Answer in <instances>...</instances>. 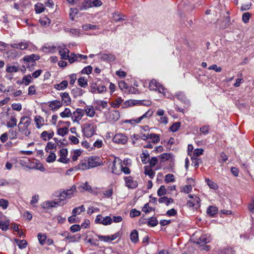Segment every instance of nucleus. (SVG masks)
Returning <instances> with one entry per match:
<instances>
[{
	"label": "nucleus",
	"mask_w": 254,
	"mask_h": 254,
	"mask_svg": "<svg viewBox=\"0 0 254 254\" xmlns=\"http://www.w3.org/2000/svg\"><path fill=\"white\" fill-rule=\"evenodd\" d=\"M10 47L21 50L28 49L30 51H34L36 49V47L31 42L25 41L19 43L11 44Z\"/></svg>",
	"instance_id": "f257e3e1"
},
{
	"label": "nucleus",
	"mask_w": 254,
	"mask_h": 254,
	"mask_svg": "<svg viewBox=\"0 0 254 254\" xmlns=\"http://www.w3.org/2000/svg\"><path fill=\"white\" fill-rule=\"evenodd\" d=\"M82 131L86 137H91L95 131V127L92 124H85L83 125Z\"/></svg>",
	"instance_id": "f03ea898"
},
{
	"label": "nucleus",
	"mask_w": 254,
	"mask_h": 254,
	"mask_svg": "<svg viewBox=\"0 0 254 254\" xmlns=\"http://www.w3.org/2000/svg\"><path fill=\"white\" fill-rule=\"evenodd\" d=\"M87 163H88L90 168H92L102 165V161L99 157L97 156H91L87 159Z\"/></svg>",
	"instance_id": "7ed1b4c3"
},
{
	"label": "nucleus",
	"mask_w": 254,
	"mask_h": 254,
	"mask_svg": "<svg viewBox=\"0 0 254 254\" xmlns=\"http://www.w3.org/2000/svg\"><path fill=\"white\" fill-rule=\"evenodd\" d=\"M149 88L151 90H157L159 93H164L165 88L155 79L150 81Z\"/></svg>",
	"instance_id": "20e7f679"
},
{
	"label": "nucleus",
	"mask_w": 254,
	"mask_h": 254,
	"mask_svg": "<svg viewBox=\"0 0 254 254\" xmlns=\"http://www.w3.org/2000/svg\"><path fill=\"white\" fill-rule=\"evenodd\" d=\"M102 4V1H84L80 6V10H86L93 6H99Z\"/></svg>",
	"instance_id": "39448f33"
},
{
	"label": "nucleus",
	"mask_w": 254,
	"mask_h": 254,
	"mask_svg": "<svg viewBox=\"0 0 254 254\" xmlns=\"http://www.w3.org/2000/svg\"><path fill=\"white\" fill-rule=\"evenodd\" d=\"M62 202L60 201L48 200L43 202L41 206L44 209H49L52 207H56L58 206H62Z\"/></svg>",
	"instance_id": "423d86ee"
},
{
	"label": "nucleus",
	"mask_w": 254,
	"mask_h": 254,
	"mask_svg": "<svg viewBox=\"0 0 254 254\" xmlns=\"http://www.w3.org/2000/svg\"><path fill=\"white\" fill-rule=\"evenodd\" d=\"M128 138L125 135L122 133H118L114 135L113 141L115 143L125 144L127 141Z\"/></svg>",
	"instance_id": "0eeeda50"
},
{
	"label": "nucleus",
	"mask_w": 254,
	"mask_h": 254,
	"mask_svg": "<svg viewBox=\"0 0 254 254\" xmlns=\"http://www.w3.org/2000/svg\"><path fill=\"white\" fill-rule=\"evenodd\" d=\"M40 59V56L36 54L25 56L23 60L26 63H31V66L36 65V61Z\"/></svg>",
	"instance_id": "6e6552de"
},
{
	"label": "nucleus",
	"mask_w": 254,
	"mask_h": 254,
	"mask_svg": "<svg viewBox=\"0 0 254 254\" xmlns=\"http://www.w3.org/2000/svg\"><path fill=\"white\" fill-rule=\"evenodd\" d=\"M124 180L126 186L129 189H135L137 187L138 183L136 181L134 180L131 176L125 177Z\"/></svg>",
	"instance_id": "1a4fd4ad"
},
{
	"label": "nucleus",
	"mask_w": 254,
	"mask_h": 254,
	"mask_svg": "<svg viewBox=\"0 0 254 254\" xmlns=\"http://www.w3.org/2000/svg\"><path fill=\"white\" fill-rule=\"evenodd\" d=\"M153 114V112L152 110H149L146 112H145L143 115L140 116V117L137 118L135 120H127L125 122L126 123H131L132 121H133L135 123L137 124L139 123L142 120L145 118H148L152 116Z\"/></svg>",
	"instance_id": "9d476101"
},
{
	"label": "nucleus",
	"mask_w": 254,
	"mask_h": 254,
	"mask_svg": "<svg viewBox=\"0 0 254 254\" xmlns=\"http://www.w3.org/2000/svg\"><path fill=\"white\" fill-rule=\"evenodd\" d=\"M84 115V111L81 109L78 108L75 111L73 112L71 119L73 122H79Z\"/></svg>",
	"instance_id": "9b49d317"
},
{
	"label": "nucleus",
	"mask_w": 254,
	"mask_h": 254,
	"mask_svg": "<svg viewBox=\"0 0 254 254\" xmlns=\"http://www.w3.org/2000/svg\"><path fill=\"white\" fill-rule=\"evenodd\" d=\"M112 18L115 22L125 21L127 19V16L119 11H114L112 13Z\"/></svg>",
	"instance_id": "f8f14e48"
},
{
	"label": "nucleus",
	"mask_w": 254,
	"mask_h": 254,
	"mask_svg": "<svg viewBox=\"0 0 254 254\" xmlns=\"http://www.w3.org/2000/svg\"><path fill=\"white\" fill-rule=\"evenodd\" d=\"M31 124V119L26 116H23L20 119V121L19 124V128H20L21 127H20L21 125H23V129L24 130L25 129H27L28 127Z\"/></svg>",
	"instance_id": "ddd939ff"
},
{
	"label": "nucleus",
	"mask_w": 254,
	"mask_h": 254,
	"mask_svg": "<svg viewBox=\"0 0 254 254\" xmlns=\"http://www.w3.org/2000/svg\"><path fill=\"white\" fill-rule=\"evenodd\" d=\"M200 199L199 197L197 196H195L193 201L191 200H188L187 203V205L189 207H192L195 206V209H197L198 207H200Z\"/></svg>",
	"instance_id": "4468645a"
},
{
	"label": "nucleus",
	"mask_w": 254,
	"mask_h": 254,
	"mask_svg": "<svg viewBox=\"0 0 254 254\" xmlns=\"http://www.w3.org/2000/svg\"><path fill=\"white\" fill-rule=\"evenodd\" d=\"M117 160L119 162V164L121 165L122 163L121 160L119 158L115 157L113 161L112 162V163L110 164V167L112 170V173L115 174L119 175L120 174V170H117V168L116 166V164Z\"/></svg>",
	"instance_id": "2eb2a0df"
},
{
	"label": "nucleus",
	"mask_w": 254,
	"mask_h": 254,
	"mask_svg": "<svg viewBox=\"0 0 254 254\" xmlns=\"http://www.w3.org/2000/svg\"><path fill=\"white\" fill-rule=\"evenodd\" d=\"M100 59L103 61L107 62H113L116 59V57L112 54H101L99 55Z\"/></svg>",
	"instance_id": "dca6fc26"
},
{
	"label": "nucleus",
	"mask_w": 254,
	"mask_h": 254,
	"mask_svg": "<svg viewBox=\"0 0 254 254\" xmlns=\"http://www.w3.org/2000/svg\"><path fill=\"white\" fill-rule=\"evenodd\" d=\"M49 104V107L53 111L58 110L63 105V103L57 100L50 101Z\"/></svg>",
	"instance_id": "f3484780"
},
{
	"label": "nucleus",
	"mask_w": 254,
	"mask_h": 254,
	"mask_svg": "<svg viewBox=\"0 0 254 254\" xmlns=\"http://www.w3.org/2000/svg\"><path fill=\"white\" fill-rule=\"evenodd\" d=\"M89 164L87 163V159H84L81 160L80 163L76 167H74L75 170H85L90 169Z\"/></svg>",
	"instance_id": "a211bd4d"
},
{
	"label": "nucleus",
	"mask_w": 254,
	"mask_h": 254,
	"mask_svg": "<svg viewBox=\"0 0 254 254\" xmlns=\"http://www.w3.org/2000/svg\"><path fill=\"white\" fill-rule=\"evenodd\" d=\"M211 241V238L210 236L207 235H202L199 238L198 240L195 242L198 245L206 244Z\"/></svg>",
	"instance_id": "6ab92c4d"
},
{
	"label": "nucleus",
	"mask_w": 254,
	"mask_h": 254,
	"mask_svg": "<svg viewBox=\"0 0 254 254\" xmlns=\"http://www.w3.org/2000/svg\"><path fill=\"white\" fill-rule=\"evenodd\" d=\"M217 254H235V251L232 247L226 246L220 249Z\"/></svg>",
	"instance_id": "aec40b11"
},
{
	"label": "nucleus",
	"mask_w": 254,
	"mask_h": 254,
	"mask_svg": "<svg viewBox=\"0 0 254 254\" xmlns=\"http://www.w3.org/2000/svg\"><path fill=\"white\" fill-rule=\"evenodd\" d=\"M109 119L113 122L117 121L120 118V112L118 111H112L109 113Z\"/></svg>",
	"instance_id": "412c9836"
},
{
	"label": "nucleus",
	"mask_w": 254,
	"mask_h": 254,
	"mask_svg": "<svg viewBox=\"0 0 254 254\" xmlns=\"http://www.w3.org/2000/svg\"><path fill=\"white\" fill-rule=\"evenodd\" d=\"M54 135V132L53 130H50L49 131H44L41 133L40 137L44 140L47 141L52 138L53 137Z\"/></svg>",
	"instance_id": "4be33fe9"
},
{
	"label": "nucleus",
	"mask_w": 254,
	"mask_h": 254,
	"mask_svg": "<svg viewBox=\"0 0 254 254\" xmlns=\"http://www.w3.org/2000/svg\"><path fill=\"white\" fill-rule=\"evenodd\" d=\"M61 96L62 97V103H63V104L67 106L71 103V99L69 97L68 93L66 92L61 93Z\"/></svg>",
	"instance_id": "5701e85b"
},
{
	"label": "nucleus",
	"mask_w": 254,
	"mask_h": 254,
	"mask_svg": "<svg viewBox=\"0 0 254 254\" xmlns=\"http://www.w3.org/2000/svg\"><path fill=\"white\" fill-rule=\"evenodd\" d=\"M34 121L36 124V127L38 129L40 128L44 124V120L40 116L36 115L34 117Z\"/></svg>",
	"instance_id": "b1692460"
},
{
	"label": "nucleus",
	"mask_w": 254,
	"mask_h": 254,
	"mask_svg": "<svg viewBox=\"0 0 254 254\" xmlns=\"http://www.w3.org/2000/svg\"><path fill=\"white\" fill-rule=\"evenodd\" d=\"M81 239V235L77 234L74 235H71L69 234V235L66 236V240H68V243H73L78 242Z\"/></svg>",
	"instance_id": "393cba45"
},
{
	"label": "nucleus",
	"mask_w": 254,
	"mask_h": 254,
	"mask_svg": "<svg viewBox=\"0 0 254 254\" xmlns=\"http://www.w3.org/2000/svg\"><path fill=\"white\" fill-rule=\"evenodd\" d=\"M76 189L75 186H73L70 189L64 190L62 192L67 198H70L72 196L73 192L76 191Z\"/></svg>",
	"instance_id": "a878e982"
},
{
	"label": "nucleus",
	"mask_w": 254,
	"mask_h": 254,
	"mask_svg": "<svg viewBox=\"0 0 254 254\" xmlns=\"http://www.w3.org/2000/svg\"><path fill=\"white\" fill-rule=\"evenodd\" d=\"M78 189L80 191H87L90 192L92 191L91 187L88 184L87 182L81 184L78 187Z\"/></svg>",
	"instance_id": "bb28decb"
},
{
	"label": "nucleus",
	"mask_w": 254,
	"mask_h": 254,
	"mask_svg": "<svg viewBox=\"0 0 254 254\" xmlns=\"http://www.w3.org/2000/svg\"><path fill=\"white\" fill-rule=\"evenodd\" d=\"M176 97L182 103L187 101V97L183 92L179 91L175 93Z\"/></svg>",
	"instance_id": "cd10ccee"
},
{
	"label": "nucleus",
	"mask_w": 254,
	"mask_h": 254,
	"mask_svg": "<svg viewBox=\"0 0 254 254\" xmlns=\"http://www.w3.org/2000/svg\"><path fill=\"white\" fill-rule=\"evenodd\" d=\"M130 239L132 243H136L138 241V233L136 230H133L130 234Z\"/></svg>",
	"instance_id": "c85d7f7f"
},
{
	"label": "nucleus",
	"mask_w": 254,
	"mask_h": 254,
	"mask_svg": "<svg viewBox=\"0 0 254 254\" xmlns=\"http://www.w3.org/2000/svg\"><path fill=\"white\" fill-rule=\"evenodd\" d=\"M218 212V208L215 206H209L207 209V213L211 216H214Z\"/></svg>",
	"instance_id": "c756f323"
},
{
	"label": "nucleus",
	"mask_w": 254,
	"mask_h": 254,
	"mask_svg": "<svg viewBox=\"0 0 254 254\" xmlns=\"http://www.w3.org/2000/svg\"><path fill=\"white\" fill-rule=\"evenodd\" d=\"M159 203H165L168 206L170 203L173 202V199L171 198H168L167 196H163L160 197L158 200Z\"/></svg>",
	"instance_id": "7c9ffc66"
},
{
	"label": "nucleus",
	"mask_w": 254,
	"mask_h": 254,
	"mask_svg": "<svg viewBox=\"0 0 254 254\" xmlns=\"http://www.w3.org/2000/svg\"><path fill=\"white\" fill-rule=\"evenodd\" d=\"M69 50L66 48L61 49L59 51V54L62 60H67L69 55L67 54Z\"/></svg>",
	"instance_id": "2f4dec72"
},
{
	"label": "nucleus",
	"mask_w": 254,
	"mask_h": 254,
	"mask_svg": "<svg viewBox=\"0 0 254 254\" xmlns=\"http://www.w3.org/2000/svg\"><path fill=\"white\" fill-rule=\"evenodd\" d=\"M68 85V82L66 80H63L60 83L55 85L56 89L58 90H64L66 88Z\"/></svg>",
	"instance_id": "473e14b6"
},
{
	"label": "nucleus",
	"mask_w": 254,
	"mask_h": 254,
	"mask_svg": "<svg viewBox=\"0 0 254 254\" xmlns=\"http://www.w3.org/2000/svg\"><path fill=\"white\" fill-rule=\"evenodd\" d=\"M77 83L79 86L85 88L86 87L87 84V79L86 78L84 77H81L78 79Z\"/></svg>",
	"instance_id": "72a5a7b5"
},
{
	"label": "nucleus",
	"mask_w": 254,
	"mask_h": 254,
	"mask_svg": "<svg viewBox=\"0 0 254 254\" xmlns=\"http://www.w3.org/2000/svg\"><path fill=\"white\" fill-rule=\"evenodd\" d=\"M57 145L56 144L52 143V142H48L47 146L45 147V151L47 152H50L49 150H53L54 152L56 151Z\"/></svg>",
	"instance_id": "f704fd0d"
},
{
	"label": "nucleus",
	"mask_w": 254,
	"mask_h": 254,
	"mask_svg": "<svg viewBox=\"0 0 254 254\" xmlns=\"http://www.w3.org/2000/svg\"><path fill=\"white\" fill-rule=\"evenodd\" d=\"M19 70L18 66L16 65H10L9 64L7 65L6 68V71L7 72L12 73L16 72Z\"/></svg>",
	"instance_id": "c9c22d12"
},
{
	"label": "nucleus",
	"mask_w": 254,
	"mask_h": 254,
	"mask_svg": "<svg viewBox=\"0 0 254 254\" xmlns=\"http://www.w3.org/2000/svg\"><path fill=\"white\" fill-rule=\"evenodd\" d=\"M71 93L73 94L74 97H76L77 96L82 95L83 92V90L81 88L75 87L72 90Z\"/></svg>",
	"instance_id": "e433bc0d"
},
{
	"label": "nucleus",
	"mask_w": 254,
	"mask_h": 254,
	"mask_svg": "<svg viewBox=\"0 0 254 254\" xmlns=\"http://www.w3.org/2000/svg\"><path fill=\"white\" fill-rule=\"evenodd\" d=\"M49 153L50 154L47 158L46 161L48 163L54 162L56 159V154L55 153L54 151H50Z\"/></svg>",
	"instance_id": "4c0bfd02"
},
{
	"label": "nucleus",
	"mask_w": 254,
	"mask_h": 254,
	"mask_svg": "<svg viewBox=\"0 0 254 254\" xmlns=\"http://www.w3.org/2000/svg\"><path fill=\"white\" fill-rule=\"evenodd\" d=\"M35 9L36 13H40L45 10V6L41 3H37L35 5Z\"/></svg>",
	"instance_id": "58836bf2"
},
{
	"label": "nucleus",
	"mask_w": 254,
	"mask_h": 254,
	"mask_svg": "<svg viewBox=\"0 0 254 254\" xmlns=\"http://www.w3.org/2000/svg\"><path fill=\"white\" fill-rule=\"evenodd\" d=\"M60 116L63 118L69 117L72 115L71 112L69 108H65L64 110L60 114Z\"/></svg>",
	"instance_id": "ea45409f"
},
{
	"label": "nucleus",
	"mask_w": 254,
	"mask_h": 254,
	"mask_svg": "<svg viewBox=\"0 0 254 254\" xmlns=\"http://www.w3.org/2000/svg\"><path fill=\"white\" fill-rule=\"evenodd\" d=\"M147 223L149 226L151 227H155L158 224V221L156 217H152L148 219Z\"/></svg>",
	"instance_id": "a19ab883"
},
{
	"label": "nucleus",
	"mask_w": 254,
	"mask_h": 254,
	"mask_svg": "<svg viewBox=\"0 0 254 254\" xmlns=\"http://www.w3.org/2000/svg\"><path fill=\"white\" fill-rule=\"evenodd\" d=\"M149 138L152 139V142L154 143H158L160 141L159 135L157 134L150 133Z\"/></svg>",
	"instance_id": "79ce46f5"
},
{
	"label": "nucleus",
	"mask_w": 254,
	"mask_h": 254,
	"mask_svg": "<svg viewBox=\"0 0 254 254\" xmlns=\"http://www.w3.org/2000/svg\"><path fill=\"white\" fill-rule=\"evenodd\" d=\"M8 221H0V229L3 231H6L9 227Z\"/></svg>",
	"instance_id": "37998d69"
},
{
	"label": "nucleus",
	"mask_w": 254,
	"mask_h": 254,
	"mask_svg": "<svg viewBox=\"0 0 254 254\" xmlns=\"http://www.w3.org/2000/svg\"><path fill=\"white\" fill-rule=\"evenodd\" d=\"M84 111L86 112L87 116L90 117H93L95 113L93 107H87L86 108H85Z\"/></svg>",
	"instance_id": "c03bdc74"
},
{
	"label": "nucleus",
	"mask_w": 254,
	"mask_h": 254,
	"mask_svg": "<svg viewBox=\"0 0 254 254\" xmlns=\"http://www.w3.org/2000/svg\"><path fill=\"white\" fill-rule=\"evenodd\" d=\"M68 133V129L67 127H61L59 128L57 130L58 134L64 136L65 135L67 134Z\"/></svg>",
	"instance_id": "a18cd8bd"
},
{
	"label": "nucleus",
	"mask_w": 254,
	"mask_h": 254,
	"mask_svg": "<svg viewBox=\"0 0 254 254\" xmlns=\"http://www.w3.org/2000/svg\"><path fill=\"white\" fill-rule=\"evenodd\" d=\"M181 124L180 122L174 123L170 127L169 129L173 132L177 131L180 127Z\"/></svg>",
	"instance_id": "49530a36"
},
{
	"label": "nucleus",
	"mask_w": 254,
	"mask_h": 254,
	"mask_svg": "<svg viewBox=\"0 0 254 254\" xmlns=\"http://www.w3.org/2000/svg\"><path fill=\"white\" fill-rule=\"evenodd\" d=\"M146 151V153L143 152L140 155L141 161L144 164H146L149 161L148 158L149 157V154L148 153L147 151Z\"/></svg>",
	"instance_id": "de8ad7c7"
},
{
	"label": "nucleus",
	"mask_w": 254,
	"mask_h": 254,
	"mask_svg": "<svg viewBox=\"0 0 254 254\" xmlns=\"http://www.w3.org/2000/svg\"><path fill=\"white\" fill-rule=\"evenodd\" d=\"M17 120L14 117H11L10 120L7 123L8 127H13L16 126Z\"/></svg>",
	"instance_id": "09e8293b"
},
{
	"label": "nucleus",
	"mask_w": 254,
	"mask_h": 254,
	"mask_svg": "<svg viewBox=\"0 0 254 254\" xmlns=\"http://www.w3.org/2000/svg\"><path fill=\"white\" fill-rule=\"evenodd\" d=\"M78 13V9L76 8H70L69 11V16L71 20H73L75 15Z\"/></svg>",
	"instance_id": "8fccbe9b"
},
{
	"label": "nucleus",
	"mask_w": 254,
	"mask_h": 254,
	"mask_svg": "<svg viewBox=\"0 0 254 254\" xmlns=\"http://www.w3.org/2000/svg\"><path fill=\"white\" fill-rule=\"evenodd\" d=\"M144 174L148 175L149 178L152 179L155 176V172L151 169H147L146 167L145 168Z\"/></svg>",
	"instance_id": "3c124183"
},
{
	"label": "nucleus",
	"mask_w": 254,
	"mask_h": 254,
	"mask_svg": "<svg viewBox=\"0 0 254 254\" xmlns=\"http://www.w3.org/2000/svg\"><path fill=\"white\" fill-rule=\"evenodd\" d=\"M67 60H68V62L72 64L74 63L75 61H78V54H75L74 53H71L70 56H69Z\"/></svg>",
	"instance_id": "603ef678"
},
{
	"label": "nucleus",
	"mask_w": 254,
	"mask_h": 254,
	"mask_svg": "<svg viewBox=\"0 0 254 254\" xmlns=\"http://www.w3.org/2000/svg\"><path fill=\"white\" fill-rule=\"evenodd\" d=\"M39 22L43 26L49 25L50 23L51 20L47 17H44L40 19Z\"/></svg>",
	"instance_id": "864d4df0"
},
{
	"label": "nucleus",
	"mask_w": 254,
	"mask_h": 254,
	"mask_svg": "<svg viewBox=\"0 0 254 254\" xmlns=\"http://www.w3.org/2000/svg\"><path fill=\"white\" fill-rule=\"evenodd\" d=\"M205 181L207 183V185L211 189L216 190L218 188V186L216 183L211 181L209 179H206Z\"/></svg>",
	"instance_id": "5fc2aeb1"
},
{
	"label": "nucleus",
	"mask_w": 254,
	"mask_h": 254,
	"mask_svg": "<svg viewBox=\"0 0 254 254\" xmlns=\"http://www.w3.org/2000/svg\"><path fill=\"white\" fill-rule=\"evenodd\" d=\"M112 222V219L110 216H106L102 220V224L104 225H110Z\"/></svg>",
	"instance_id": "6e6d98bb"
},
{
	"label": "nucleus",
	"mask_w": 254,
	"mask_h": 254,
	"mask_svg": "<svg viewBox=\"0 0 254 254\" xmlns=\"http://www.w3.org/2000/svg\"><path fill=\"white\" fill-rule=\"evenodd\" d=\"M38 238L39 243L41 245H43L45 244L46 240V236L45 235L42 234V233H39L38 235Z\"/></svg>",
	"instance_id": "4d7b16f0"
},
{
	"label": "nucleus",
	"mask_w": 254,
	"mask_h": 254,
	"mask_svg": "<svg viewBox=\"0 0 254 254\" xmlns=\"http://www.w3.org/2000/svg\"><path fill=\"white\" fill-rule=\"evenodd\" d=\"M165 182L166 183L175 182L174 176L171 174H168L165 176Z\"/></svg>",
	"instance_id": "13d9d810"
},
{
	"label": "nucleus",
	"mask_w": 254,
	"mask_h": 254,
	"mask_svg": "<svg viewBox=\"0 0 254 254\" xmlns=\"http://www.w3.org/2000/svg\"><path fill=\"white\" fill-rule=\"evenodd\" d=\"M166 193V190L164 186L162 185L157 190V194L158 196H162Z\"/></svg>",
	"instance_id": "bf43d9fd"
},
{
	"label": "nucleus",
	"mask_w": 254,
	"mask_h": 254,
	"mask_svg": "<svg viewBox=\"0 0 254 254\" xmlns=\"http://www.w3.org/2000/svg\"><path fill=\"white\" fill-rule=\"evenodd\" d=\"M172 156L171 153H163L160 156V158L161 159L162 162L168 160Z\"/></svg>",
	"instance_id": "052dcab7"
},
{
	"label": "nucleus",
	"mask_w": 254,
	"mask_h": 254,
	"mask_svg": "<svg viewBox=\"0 0 254 254\" xmlns=\"http://www.w3.org/2000/svg\"><path fill=\"white\" fill-rule=\"evenodd\" d=\"M81 151L79 149H76L74 151L73 154L72 156V159L73 161L77 160L78 157L81 155Z\"/></svg>",
	"instance_id": "680f3d73"
},
{
	"label": "nucleus",
	"mask_w": 254,
	"mask_h": 254,
	"mask_svg": "<svg viewBox=\"0 0 254 254\" xmlns=\"http://www.w3.org/2000/svg\"><path fill=\"white\" fill-rule=\"evenodd\" d=\"M251 17V14L249 12H245L242 15V20L245 23L249 21Z\"/></svg>",
	"instance_id": "e2e57ef3"
},
{
	"label": "nucleus",
	"mask_w": 254,
	"mask_h": 254,
	"mask_svg": "<svg viewBox=\"0 0 254 254\" xmlns=\"http://www.w3.org/2000/svg\"><path fill=\"white\" fill-rule=\"evenodd\" d=\"M16 243L19 248L21 249L25 248L27 245L26 241L24 240H18Z\"/></svg>",
	"instance_id": "0e129e2a"
},
{
	"label": "nucleus",
	"mask_w": 254,
	"mask_h": 254,
	"mask_svg": "<svg viewBox=\"0 0 254 254\" xmlns=\"http://www.w3.org/2000/svg\"><path fill=\"white\" fill-rule=\"evenodd\" d=\"M92 70V66L90 65H88L83 68V69L81 70V73L82 74H89L91 73Z\"/></svg>",
	"instance_id": "69168bd1"
},
{
	"label": "nucleus",
	"mask_w": 254,
	"mask_h": 254,
	"mask_svg": "<svg viewBox=\"0 0 254 254\" xmlns=\"http://www.w3.org/2000/svg\"><path fill=\"white\" fill-rule=\"evenodd\" d=\"M141 214V212L136 210V209H131V210L130 211V216L131 217H136V216H140Z\"/></svg>",
	"instance_id": "338daca9"
},
{
	"label": "nucleus",
	"mask_w": 254,
	"mask_h": 254,
	"mask_svg": "<svg viewBox=\"0 0 254 254\" xmlns=\"http://www.w3.org/2000/svg\"><path fill=\"white\" fill-rule=\"evenodd\" d=\"M248 208L251 213L254 214V198H253L251 203L249 204Z\"/></svg>",
	"instance_id": "774afa93"
}]
</instances>
